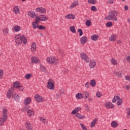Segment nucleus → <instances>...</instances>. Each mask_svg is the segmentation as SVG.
<instances>
[{
  "mask_svg": "<svg viewBox=\"0 0 130 130\" xmlns=\"http://www.w3.org/2000/svg\"><path fill=\"white\" fill-rule=\"evenodd\" d=\"M86 26H88V27L89 26H91V21L88 20L86 21V23H85Z\"/></svg>",
  "mask_w": 130,
  "mask_h": 130,
  "instance_id": "603ef678",
  "label": "nucleus"
},
{
  "mask_svg": "<svg viewBox=\"0 0 130 130\" xmlns=\"http://www.w3.org/2000/svg\"><path fill=\"white\" fill-rule=\"evenodd\" d=\"M113 0H108L107 4H109V5H112L113 4Z\"/></svg>",
  "mask_w": 130,
  "mask_h": 130,
  "instance_id": "bf43d9fd",
  "label": "nucleus"
},
{
  "mask_svg": "<svg viewBox=\"0 0 130 130\" xmlns=\"http://www.w3.org/2000/svg\"><path fill=\"white\" fill-rule=\"evenodd\" d=\"M117 16H118V13L115 11H111L110 12L109 15L106 18V20L108 21H117Z\"/></svg>",
  "mask_w": 130,
  "mask_h": 130,
  "instance_id": "f03ea898",
  "label": "nucleus"
},
{
  "mask_svg": "<svg viewBox=\"0 0 130 130\" xmlns=\"http://www.w3.org/2000/svg\"><path fill=\"white\" fill-rule=\"evenodd\" d=\"M36 49H37V45H36V43L34 42L31 45V50L32 52H35Z\"/></svg>",
  "mask_w": 130,
  "mask_h": 130,
  "instance_id": "4468645a",
  "label": "nucleus"
},
{
  "mask_svg": "<svg viewBox=\"0 0 130 130\" xmlns=\"http://www.w3.org/2000/svg\"><path fill=\"white\" fill-rule=\"evenodd\" d=\"M125 89H126V90H128V89H129V86H126V87H125Z\"/></svg>",
  "mask_w": 130,
  "mask_h": 130,
  "instance_id": "774afa93",
  "label": "nucleus"
},
{
  "mask_svg": "<svg viewBox=\"0 0 130 130\" xmlns=\"http://www.w3.org/2000/svg\"><path fill=\"white\" fill-rule=\"evenodd\" d=\"M125 79L126 80V81H130V76H125Z\"/></svg>",
  "mask_w": 130,
  "mask_h": 130,
  "instance_id": "052dcab7",
  "label": "nucleus"
},
{
  "mask_svg": "<svg viewBox=\"0 0 130 130\" xmlns=\"http://www.w3.org/2000/svg\"><path fill=\"white\" fill-rule=\"evenodd\" d=\"M21 84H20V82H15L13 83V87L14 88H16V89H18V88L20 87Z\"/></svg>",
  "mask_w": 130,
  "mask_h": 130,
  "instance_id": "a878e982",
  "label": "nucleus"
},
{
  "mask_svg": "<svg viewBox=\"0 0 130 130\" xmlns=\"http://www.w3.org/2000/svg\"><path fill=\"white\" fill-rule=\"evenodd\" d=\"M36 11L41 14H45L46 13V9L42 7H39L36 9Z\"/></svg>",
  "mask_w": 130,
  "mask_h": 130,
  "instance_id": "1a4fd4ad",
  "label": "nucleus"
},
{
  "mask_svg": "<svg viewBox=\"0 0 130 130\" xmlns=\"http://www.w3.org/2000/svg\"><path fill=\"white\" fill-rule=\"evenodd\" d=\"M64 94V90L61 89L57 94V98H60L61 97V95Z\"/></svg>",
  "mask_w": 130,
  "mask_h": 130,
  "instance_id": "f3484780",
  "label": "nucleus"
},
{
  "mask_svg": "<svg viewBox=\"0 0 130 130\" xmlns=\"http://www.w3.org/2000/svg\"><path fill=\"white\" fill-rule=\"evenodd\" d=\"M111 126L112 127H117V126H118V124H117V123H116V122H115V121H113L112 122H111Z\"/></svg>",
  "mask_w": 130,
  "mask_h": 130,
  "instance_id": "58836bf2",
  "label": "nucleus"
},
{
  "mask_svg": "<svg viewBox=\"0 0 130 130\" xmlns=\"http://www.w3.org/2000/svg\"><path fill=\"white\" fill-rule=\"evenodd\" d=\"M80 57H81L83 60H84L86 62H89V57L88 55L84 52H82L80 54Z\"/></svg>",
  "mask_w": 130,
  "mask_h": 130,
  "instance_id": "39448f33",
  "label": "nucleus"
},
{
  "mask_svg": "<svg viewBox=\"0 0 130 130\" xmlns=\"http://www.w3.org/2000/svg\"><path fill=\"white\" fill-rule=\"evenodd\" d=\"M116 38H117V36L115 34H113L109 38V41L113 42L116 40Z\"/></svg>",
  "mask_w": 130,
  "mask_h": 130,
  "instance_id": "dca6fc26",
  "label": "nucleus"
},
{
  "mask_svg": "<svg viewBox=\"0 0 130 130\" xmlns=\"http://www.w3.org/2000/svg\"><path fill=\"white\" fill-rule=\"evenodd\" d=\"M3 76H4V71L2 70H0V79H3Z\"/></svg>",
  "mask_w": 130,
  "mask_h": 130,
  "instance_id": "5fc2aeb1",
  "label": "nucleus"
},
{
  "mask_svg": "<svg viewBox=\"0 0 130 130\" xmlns=\"http://www.w3.org/2000/svg\"><path fill=\"white\" fill-rule=\"evenodd\" d=\"M47 61L50 64H56L58 63V59L53 57H49L47 59Z\"/></svg>",
  "mask_w": 130,
  "mask_h": 130,
  "instance_id": "20e7f679",
  "label": "nucleus"
},
{
  "mask_svg": "<svg viewBox=\"0 0 130 130\" xmlns=\"http://www.w3.org/2000/svg\"><path fill=\"white\" fill-rule=\"evenodd\" d=\"M78 5H79L78 2H77V1L74 2L72 3V5H70V9H74V8H75V7H77V6H78Z\"/></svg>",
  "mask_w": 130,
  "mask_h": 130,
  "instance_id": "393cba45",
  "label": "nucleus"
},
{
  "mask_svg": "<svg viewBox=\"0 0 130 130\" xmlns=\"http://www.w3.org/2000/svg\"><path fill=\"white\" fill-rule=\"evenodd\" d=\"M126 115L127 118H130V108H126Z\"/></svg>",
  "mask_w": 130,
  "mask_h": 130,
  "instance_id": "4c0bfd02",
  "label": "nucleus"
},
{
  "mask_svg": "<svg viewBox=\"0 0 130 130\" xmlns=\"http://www.w3.org/2000/svg\"><path fill=\"white\" fill-rule=\"evenodd\" d=\"M41 21H44L48 20V17H46L45 15H41L39 16Z\"/></svg>",
  "mask_w": 130,
  "mask_h": 130,
  "instance_id": "a211bd4d",
  "label": "nucleus"
},
{
  "mask_svg": "<svg viewBox=\"0 0 130 130\" xmlns=\"http://www.w3.org/2000/svg\"><path fill=\"white\" fill-rule=\"evenodd\" d=\"M107 27H111L112 26V22L111 21H109L106 23Z\"/></svg>",
  "mask_w": 130,
  "mask_h": 130,
  "instance_id": "8fccbe9b",
  "label": "nucleus"
},
{
  "mask_svg": "<svg viewBox=\"0 0 130 130\" xmlns=\"http://www.w3.org/2000/svg\"><path fill=\"white\" fill-rule=\"evenodd\" d=\"M124 9H125V11H127V10H128V6H124Z\"/></svg>",
  "mask_w": 130,
  "mask_h": 130,
  "instance_id": "69168bd1",
  "label": "nucleus"
},
{
  "mask_svg": "<svg viewBox=\"0 0 130 130\" xmlns=\"http://www.w3.org/2000/svg\"><path fill=\"white\" fill-rule=\"evenodd\" d=\"M53 83L52 82H48V84H47V88L48 89H50V90H54V89L53 88Z\"/></svg>",
  "mask_w": 130,
  "mask_h": 130,
  "instance_id": "aec40b11",
  "label": "nucleus"
},
{
  "mask_svg": "<svg viewBox=\"0 0 130 130\" xmlns=\"http://www.w3.org/2000/svg\"><path fill=\"white\" fill-rule=\"evenodd\" d=\"M116 101L117 105H118V106H120V105H122V99L120 98L118 95L115 96L112 100L113 103H115Z\"/></svg>",
  "mask_w": 130,
  "mask_h": 130,
  "instance_id": "7ed1b4c3",
  "label": "nucleus"
},
{
  "mask_svg": "<svg viewBox=\"0 0 130 130\" xmlns=\"http://www.w3.org/2000/svg\"><path fill=\"white\" fill-rule=\"evenodd\" d=\"M75 116L79 119H84L85 118V116L81 115L79 113L75 114Z\"/></svg>",
  "mask_w": 130,
  "mask_h": 130,
  "instance_id": "4be33fe9",
  "label": "nucleus"
},
{
  "mask_svg": "<svg viewBox=\"0 0 130 130\" xmlns=\"http://www.w3.org/2000/svg\"><path fill=\"white\" fill-rule=\"evenodd\" d=\"M40 119L43 123H44L45 124H46V123H47V120H46V119L43 117H41Z\"/></svg>",
  "mask_w": 130,
  "mask_h": 130,
  "instance_id": "a19ab883",
  "label": "nucleus"
},
{
  "mask_svg": "<svg viewBox=\"0 0 130 130\" xmlns=\"http://www.w3.org/2000/svg\"><path fill=\"white\" fill-rule=\"evenodd\" d=\"M25 126L27 130H33V126L29 121H26L25 122Z\"/></svg>",
  "mask_w": 130,
  "mask_h": 130,
  "instance_id": "0eeeda50",
  "label": "nucleus"
},
{
  "mask_svg": "<svg viewBox=\"0 0 130 130\" xmlns=\"http://www.w3.org/2000/svg\"><path fill=\"white\" fill-rule=\"evenodd\" d=\"M63 72L64 74H67V73H68V70L67 69H64V70H63Z\"/></svg>",
  "mask_w": 130,
  "mask_h": 130,
  "instance_id": "338daca9",
  "label": "nucleus"
},
{
  "mask_svg": "<svg viewBox=\"0 0 130 130\" xmlns=\"http://www.w3.org/2000/svg\"><path fill=\"white\" fill-rule=\"evenodd\" d=\"M19 91H23L24 90V87L22 85H20V86L17 88Z\"/></svg>",
  "mask_w": 130,
  "mask_h": 130,
  "instance_id": "6e6d98bb",
  "label": "nucleus"
},
{
  "mask_svg": "<svg viewBox=\"0 0 130 130\" xmlns=\"http://www.w3.org/2000/svg\"><path fill=\"white\" fill-rule=\"evenodd\" d=\"M82 96H85L84 99H87V98H88L89 97V92H88L86 91H83V92L82 93Z\"/></svg>",
  "mask_w": 130,
  "mask_h": 130,
  "instance_id": "473e14b6",
  "label": "nucleus"
},
{
  "mask_svg": "<svg viewBox=\"0 0 130 130\" xmlns=\"http://www.w3.org/2000/svg\"><path fill=\"white\" fill-rule=\"evenodd\" d=\"M6 120H5V118H0V126L1 125H3V124H4V123L5 122V121H6Z\"/></svg>",
  "mask_w": 130,
  "mask_h": 130,
  "instance_id": "a18cd8bd",
  "label": "nucleus"
},
{
  "mask_svg": "<svg viewBox=\"0 0 130 130\" xmlns=\"http://www.w3.org/2000/svg\"><path fill=\"white\" fill-rule=\"evenodd\" d=\"M80 125L81 126L83 130H87V127H86V126L84 125V124H83L82 123H80Z\"/></svg>",
  "mask_w": 130,
  "mask_h": 130,
  "instance_id": "4d7b16f0",
  "label": "nucleus"
},
{
  "mask_svg": "<svg viewBox=\"0 0 130 130\" xmlns=\"http://www.w3.org/2000/svg\"><path fill=\"white\" fill-rule=\"evenodd\" d=\"M96 122H97V119H94L90 124V127H94L95 126V124H96Z\"/></svg>",
  "mask_w": 130,
  "mask_h": 130,
  "instance_id": "f704fd0d",
  "label": "nucleus"
},
{
  "mask_svg": "<svg viewBox=\"0 0 130 130\" xmlns=\"http://www.w3.org/2000/svg\"><path fill=\"white\" fill-rule=\"evenodd\" d=\"M78 33H79V36H82L83 35V30H82V29H78Z\"/></svg>",
  "mask_w": 130,
  "mask_h": 130,
  "instance_id": "09e8293b",
  "label": "nucleus"
},
{
  "mask_svg": "<svg viewBox=\"0 0 130 130\" xmlns=\"http://www.w3.org/2000/svg\"><path fill=\"white\" fill-rule=\"evenodd\" d=\"M87 41H88V39L86 38V36H83L80 39V43L82 45L86 44Z\"/></svg>",
  "mask_w": 130,
  "mask_h": 130,
  "instance_id": "9d476101",
  "label": "nucleus"
},
{
  "mask_svg": "<svg viewBox=\"0 0 130 130\" xmlns=\"http://www.w3.org/2000/svg\"><path fill=\"white\" fill-rule=\"evenodd\" d=\"M3 32L5 34H8L9 33V29L5 28L3 29Z\"/></svg>",
  "mask_w": 130,
  "mask_h": 130,
  "instance_id": "13d9d810",
  "label": "nucleus"
},
{
  "mask_svg": "<svg viewBox=\"0 0 130 130\" xmlns=\"http://www.w3.org/2000/svg\"><path fill=\"white\" fill-rule=\"evenodd\" d=\"M96 96L98 97V98H100L102 95L101 94V93L99 91H97L96 93Z\"/></svg>",
  "mask_w": 130,
  "mask_h": 130,
  "instance_id": "3c124183",
  "label": "nucleus"
},
{
  "mask_svg": "<svg viewBox=\"0 0 130 130\" xmlns=\"http://www.w3.org/2000/svg\"><path fill=\"white\" fill-rule=\"evenodd\" d=\"M105 107H106L107 109H113V108H114V105L110 102H107L105 103Z\"/></svg>",
  "mask_w": 130,
  "mask_h": 130,
  "instance_id": "423d86ee",
  "label": "nucleus"
},
{
  "mask_svg": "<svg viewBox=\"0 0 130 130\" xmlns=\"http://www.w3.org/2000/svg\"><path fill=\"white\" fill-rule=\"evenodd\" d=\"M15 41L17 45H21L22 43L26 45L27 44V38L25 37V35H23L21 36V34L16 35L15 37Z\"/></svg>",
  "mask_w": 130,
  "mask_h": 130,
  "instance_id": "f257e3e1",
  "label": "nucleus"
},
{
  "mask_svg": "<svg viewBox=\"0 0 130 130\" xmlns=\"http://www.w3.org/2000/svg\"><path fill=\"white\" fill-rule=\"evenodd\" d=\"M91 11H97V9L96 8V7L95 6H92L91 8Z\"/></svg>",
  "mask_w": 130,
  "mask_h": 130,
  "instance_id": "680f3d73",
  "label": "nucleus"
},
{
  "mask_svg": "<svg viewBox=\"0 0 130 130\" xmlns=\"http://www.w3.org/2000/svg\"><path fill=\"white\" fill-rule=\"evenodd\" d=\"M88 4H92L93 5H95L96 3H97V1L96 0H88Z\"/></svg>",
  "mask_w": 130,
  "mask_h": 130,
  "instance_id": "37998d69",
  "label": "nucleus"
},
{
  "mask_svg": "<svg viewBox=\"0 0 130 130\" xmlns=\"http://www.w3.org/2000/svg\"><path fill=\"white\" fill-rule=\"evenodd\" d=\"M80 110H82V108L80 107L75 108L71 112V114L73 115L76 114L80 111Z\"/></svg>",
  "mask_w": 130,
  "mask_h": 130,
  "instance_id": "f8f14e48",
  "label": "nucleus"
},
{
  "mask_svg": "<svg viewBox=\"0 0 130 130\" xmlns=\"http://www.w3.org/2000/svg\"><path fill=\"white\" fill-rule=\"evenodd\" d=\"M13 12L15 13V14H19V12H20V10L19 9V8L17 6H15L13 8Z\"/></svg>",
  "mask_w": 130,
  "mask_h": 130,
  "instance_id": "c756f323",
  "label": "nucleus"
},
{
  "mask_svg": "<svg viewBox=\"0 0 130 130\" xmlns=\"http://www.w3.org/2000/svg\"><path fill=\"white\" fill-rule=\"evenodd\" d=\"M126 60L128 61V62H130V56H127L126 57Z\"/></svg>",
  "mask_w": 130,
  "mask_h": 130,
  "instance_id": "0e129e2a",
  "label": "nucleus"
},
{
  "mask_svg": "<svg viewBox=\"0 0 130 130\" xmlns=\"http://www.w3.org/2000/svg\"><path fill=\"white\" fill-rule=\"evenodd\" d=\"M40 21H41V20L40 19V16H39V17L37 16L36 19H35V22H36V23H38Z\"/></svg>",
  "mask_w": 130,
  "mask_h": 130,
  "instance_id": "864d4df0",
  "label": "nucleus"
},
{
  "mask_svg": "<svg viewBox=\"0 0 130 130\" xmlns=\"http://www.w3.org/2000/svg\"><path fill=\"white\" fill-rule=\"evenodd\" d=\"M65 17L66 18V19H72L73 20L75 19L76 18V17L75 16V15L70 14H68L67 15H66L65 16Z\"/></svg>",
  "mask_w": 130,
  "mask_h": 130,
  "instance_id": "b1692460",
  "label": "nucleus"
},
{
  "mask_svg": "<svg viewBox=\"0 0 130 130\" xmlns=\"http://www.w3.org/2000/svg\"><path fill=\"white\" fill-rule=\"evenodd\" d=\"M32 27L34 29H37V28H38V27L39 26H38L39 24L38 23L35 22V21H34L32 23Z\"/></svg>",
  "mask_w": 130,
  "mask_h": 130,
  "instance_id": "2f4dec72",
  "label": "nucleus"
},
{
  "mask_svg": "<svg viewBox=\"0 0 130 130\" xmlns=\"http://www.w3.org/2000/svg\"><path fill=\"white\" fill-rule=\"evenodd\" d=\"M31 61L34 63H38V62H39V59L36 57H33L31 58Z\"/></svg>",
  "mask_w": 130,
  "mask_h": 130,
  "instance_id": "cd10ccee",
  "label": "nucleus"
},
{
  "mask_svg": "<svg viewBox=\"0 0 130 130\" xmlns=\"http://www.w3.org/2000/svg\"><path fill=\"white\" fill-rule=\"evenodd\" d=\"M12 98H13V99H15V101H16V102H18L19 101V95L17 94H13L12 95Z\"/></svg>",
  "mask_w": 130,
  "mask_h": 130,
  "instance_id": "c85d7f7f",
  "label": "nucleus"
},
{
  "mask_svg": "<svg viewBox=\"0 0 130 130\" xmlns=\"http://www.w3.org/2000/svg\"><path fill=\"white\" fill-rule=\"evenodd\" d=\"M31 77H32V75H31V74H30V73H28V74H26L24 77L27 80H28V79H30L31 78Z\"/></svg>",
  "mask_w": 130,
  "mask_h": 130,
  "instance_id": "c03bdc74",
  "label": "nucleus"
},
{
  "mask_svg": "<svg viewBox=\"0 0 130 130\" xmlns=\"http://www.w3.org/2000/svg\"><path fill=\"white\" fill-rule=\"evenodd\" d=\"M89 67L91 69H94L96 67V61L94 60H91L89 63Z\"/></svg>",
  "mask_w": 130,
  "mask_h": 130,
  "instance_id": "2eb2a0df",
  "label": "nucleus"
},
{
  "mask_svg": "<svg viewBox=\"0 0 130 130\" xmlns=\"http://www.w3.org/2000/svg\"><path fill=\"white\" fill-rule=\"evenodd\" d=\"M40 30H45L46 27L43 25H39L38 27Z\"/></svg>",
  "mask_w": 130,
  "mask_h": 130,
  "instance_id": "de8ad7c7",
  "label": "nucleus"
},
{
  "mask_svg": "<svg viewBox=\"0 0 130 130\" xmlns=\"http://www.w3.org/2000/svg\"><path fill=\"white\" fill-rule=\"evenodd\" d=\"M90 84L92 87H95L96 86V81L95 80H91L90 81Z\"/></svg>",
  "mask_w": 130,
  "mask_h": 130,
  "instance_id": "e433bc0d",
  "label": "nucleus"
},
{
  "mask_svg": "<svg viewBox=\"0 0 130 130\" xmlns=\"http://www.w3.org/2000/svg\"><path fill=\"white\" fill-rule=\"evenodd\" d=\"M70 30L71 32H73V33H76V28H75V26H70Z\"/></svg>",
  "mask_w": 130,
  "mask_h": 130,
  "instance_id": "79ce46f5",
  "label": "nucleus"
},
{
  "mask_svg": "<svg viewBox=\"0 0 130 130\" xmlns=\"http://www.w3.org/2000/svg\"><path fill=\"white\" fill-rule=\"evenodd\" d=\"M99 38V36L97 35H93L91 37V39L93 41H97Z\"/></svg>",
  "mask_w": 130,
  "mask_h": 130,
  "instance_id": "5701e85b",
  "label": "nucleus"
},
{
  "mask_svg": "<svg viewBox=\"0 0 130 130\" xmlns=\"http://www.w3.org/2000/svg\"><path fill=\"white\" fill-rule=\"evenodd\" d=\"M114 75L117 77L118 78H121L122 77V73L120 72H114Z\"/></svg>",
  "mask_w": 130,
  "mask_h": 130,
  "instance_id": "bb28decb",
  "label": "nucleus"
},
{
  "mask_svg": "<svg viewBox=\"0 0 130 130\" xmlns=\"http://www.w3.org/2000/svg\"><path fill=\"white\" fill-rule=\"evenodd\" d=\"M35 98L37 102H39V103H41V102H43V101H44V99L39 94H36L35 96Z\"/></svg>",
  "mask_w": 130,
  "mask_h": 130,
  "instance_id": "6e6552de",
  "label": "nucleus"
},
{
  "mask_svg": "<svg viewBox=\"0 0 130 130\" xmlns=\"http://www.w3.org/2000/svg\"><path fill=\"white\" fill-rule=\"evenodd\" d=\"M27 115L28 116H33L34 115V111L32 110H29L27 111Z\"/></svg>",
  "mask_w": 130,
  "mask_h": 130,
  "instance_id": "72a5a7b5",
  "label": "nucleus"
},
{
  "mask_svg": "<svg viewBox=\"0 0 130 130\" xmlns=\"http://www.w3.org/2000/svg\"><path fill=\"white\" fill-rule=\"evenodd\" d=\"M28 16H29V17H30V18L34 19V18H35V17H36V14L33 11H29L28 13Z\"/></svg>",
  "mask_w": 130,
  "mask_h": 130,
  "instance_id": "412c9836",
  "label": "nucleus"
},
{
  "mask_svg": "<svg viewBox=\"0 0 130 130\" xmlns=\"http://www.w3.org/2000/svg\"><path fill=\"white\" fill-rule=\"evenodd\" d=\"M3 117L4 118V120H7L8 118V111L6 109L3 110Z\"/></svg>",
  "mask_w": 130,
  "mask_h": 130,
  "instance_id": "9b49d317",
  "label": "nucleus"
},
{
  "mask_svg": "<svg viewBox=\"0 0 130 130\" xmlns=\"http://www.w3.org/2000/svg\"><path fill=\"white\" fill-rule=\"evenodd\" d=\"M30 102H31V98H26L24 100V105H28V104H30Z\"/></svg>",
  "mask_w": 130,
  "mask_h": 130,
  "instance_id": "6ab92c4d",
  "label": "nucleus"
},
{
  "mask_svg": "<svg viewBox=\"0 0 130 130\" xmlns=\"http://www.w3.org/2000/svg\"><path fill=\"white\" fill-rule=\"evenodd\" d=\"M111 62L114 66H116V64H117V61H116V60L113 58L111 59Z\"/></svg>",
  "mask_w": 130,
  "mask_h": 130,
  "instance_id": "ea45409f",
  "label": "nucleus"
},
{
  "mask_svg": "<svg viewBox=\"0 0 130 130\" xmlns=\"http://www.w3.org/2000/svg\"><path fill=\"white\" fill-rule=\"evenodd\" d=\"M76 97L77 99H82L83 98V94L81 93H78L76 94Z\"/></svg>",
  "mask_w": 130,
  "mask_h": 130,
  "instance_id": "c9c22d12",
  "label": "nucleus"
},
{
  "mask_svg": "<svg viewBox=\"0 0 130 130\" xmlns=\"http://www.w3.org/2000/svg\"><path fill=\"white\" fill-rule=\"evenodd\" d=\"M85 87H86V88H89V87H90V83L89 82L85 83Z\"/></svg>",
  "mask_w": 130,
  "mask_h": 130,
  "instance_id": "e2e57ef3",
  "label": "nucleus"
},
{
  "mask_svg": "<svg viewBox=\"0 0 130 130\" xmlns=\"http://www.w3.org/2000/svg\"><path fill=\"white\" fill-rule=\"evenodd\" d=\"M41 70L42 72H43L44 73L46 72V68L43 65H41Z\"/></svg>",
  "mask_w": 130,
  "mask_h": 130,
  "instance_id": "49530a36",
  "label": "nucleus"
},
{
  "mask_svg": "<svg viewBox=\"0 0 130 130\" xmlns=\"http://www.w3.org/2000/svg\"><path fill=\"white\" fill-rule=\"evenodd\" d=\"M14 29L15 32H19V31H21V26L19 25H15Z\"/></svg>",
  "mask_w": 130,
  "mask_h": 130,
  "instance_id": "7c9ffc66",
  "label": "nucleus"
},
{
  "mask_svg": "<svg viewBox=\"0 0 130 130\" xmlns=\"http://www.w3.org/2000/svg\"><path fill=\"white\" fill-rule=\"evenodd\" d=\"M13 91H14V87H11L9 89V91L7 92V98L10 99V98L12 97V94H13Z\"/></svg>",
  "mask_w": 130,
  "mask_h": 130,
  "instance_id": "ddd939ff",
  "label": "nucleus"
}]
</instances>
